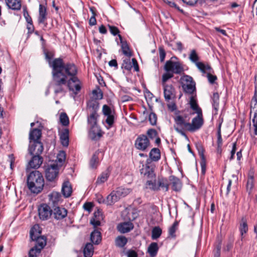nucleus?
Segmentation results:
<instances>
[{
	"label": "nucleus",
	"instance_id": "c85d7f7f",
	"mask_svg": "<svg viewBox=\"0 0 257 257\" xmlns=\"http://www.w3.org/2000/svg\"><path fill=\"white\" fill-rule=\"evenodd\" d=\"M62 192L65 197H69L72 193V188L69 181L64 182L62 187Z\"/></svg>",
	"mask_w": 257,
	"mask_h": 257
},
{
	"label": "nucleus",
	"instance_id": "1a4fd4ad",
	"mask_svg": "<svg viewBox=\"0 0 257 257\" xmlns=\"http://www.w3.org/2000/svg\"><path fill=\"white\" fill-rule=\"evenodd\" d=\"M150 141L146 135H140L136 140L135 146L137 149L144 151L149 147Z\"/></svg>",
	"mask_w": 257,
	"mask_h": 257
},
{
	"label": "nucleus",
	"instance_id": "5fc2aeb1",
	"mask_svg": "<svg viewBox=\"0 0 257 257\" xmlns=\"http://www.w3.org/2000/svg\"><path fill=\"white\" fill-rule=\"evenodd\" d=\"M106 118L105 119V122L107 123V124L108 125L107 128H109L110 127H111L112 126V125L114 123V114L106 116Z\"/></svg>",
	"mask_w": 257,
	"mask_h": 257
},
{
	"label": "nucleus",
	"instance_id": "c756f323",
	"mask_svg": "<svg viewBox=\"0 0 257 257\" xmlns=\"http://www.w3.org/2000/svg\"><path fill=\"white\" fill-rule=\"evenodd\" d=\"M34 240L36 241V244L34 247L37 249V252H40L46 244V238L43 236H37Z\"/></svg>",
	"mask_w": 257,
	"mask_h": 257
},
{
	"label": "nucleus",
	"instance_id": "37998d69",
	"mask_svg": "<svg viewBox=\"0 0 257 257\" xmlns=\"http://www.w3.org/2000/svg\"><path fill=\"white\" fill-rule=\"evenodd\" d=\"M127 238L123 236H118L115 239V244L117 246L119 247H123L127 243Z\"/></svg>",
	"mask_w": 257,
	"mask_h": 257
},
{
	"label": "nucleus",
	"instance_id": "0e129e2a",
	"mask_svg": "<svg viewBox=\"0 0 257 257\" xmlns=\"http://www.w3.org/2000/svg\"><path fill=\"white\" fill-rule=\"evenodd\" d=\"M253 187V178L252 176H250L247 182L246 187L247 189L251 190Z\"/></svg>",
	"mask_w": 257,
	"mask_h": 257
},
{
	"label": "nucleus",
	"instance_id": "79ce46f5",
	"mask_svg": "<svg viewBox=\"0 0 257 257\" xmlns=\"http://www.w3.org/2000/svg\"><path fill=\"white\" fill-rule=\"evenodd\" d=\"M39 226L38 225H34L30 230V236L33 240L36 239L37 236H39L40 231L39 230Z\"/></svg>",
	"mask_w": 257,
	"mask_h": 257
},
{
	"label": "nucleus",
	"instance_id": "69168bd1",
	"mask_svg": "<svg viewBox=\"0 0 257 257\" xmlns=\"http://www.w3.org/2000/svg\"><path fill=\"white\" fill-rule=\"evenodd\" d=\"M108 28L110 31V32L113 35H116L119 33V30L118 28L115 26L108 25Z\"/></svg>",
	"mask_w": 257,
	"mask_h": 257
},
{
	"label": "nucleus",
	"instance_id": "f3484780",
	"mask_svg": "<svg viewBox=\"0 0 257 257\" xmlns=\"http://www.w3.org/2000/svg\"><path fill=\"white\" fill-rule=\"evenodd\" d=\"M118 36L121 44V49L122 53L127 57L131 58L133 54L127 43L126 41L122 40V38L120 35L118 34Z\"/></svg>",
	"mask_w": 257,
	"mask_h": 257
},
{
	"label": "nucleus",
	"instance_id": "dca6fc26",
	"mask_svg": "<svg viewBox=\"0 0 257 257\" xmlns=\"http://www.w3.org/2000/svg\"><path fill=\"white\" fill-rule=\"evenodd\" d=\"M90 128L89 136L91 140H97L101 137L102 133L98 126H90Z\"/></svg>",
	"mask_w": 257,
	"mask_h": 257
},
{
	"label": "nucleus",
	"instance_id": "2f4dec72",
	"mask_svg": "<svg viewBox=\"0 0 257 257\" xmlns=\"http://www.w3.org/2000/svg\"><path fill=\"white\" fill-rule=\"evenodd\" d=\"M90 240L93 243L98 244L101 240L100 232L94 230L90 234Z\"/></svg>",
	"mask_w": 257,
	"mask_h": 257
},
{
	"label": "nucleus",
	"instance_id": "a18cd8bd",
	"mask_svg": "<svg viewBox=\"0 0 257 257\" xmlns=\"http://www.w3.org/2000/svg\"><path fill=\"white\" fill-rule=\"evenodd\" d=\"M219 94L218 93H214L212 97V105L214 109L217 111L219 106Z\"/></svg>",
	"mask_w": 257,
	"mask_h": 257
},
{
	"label": "nucleus",
	"instance_id": "b1692460",
	"mask_svg": "<svg viewBox=\"0 0 257 257\" xmlns=\"http://www.w3.org/2000/svg\"><path fill=\"white\" fill-rule=\"evenodd\" d=\"M102 214L99 210H97L94 213L93 217L90 220V223L94 226L96 227L100 225V220L102 219Z\"/></svg>",
	"mask_w": 257,
	"mask_h": 257
},
{
	"label": "nucleus",
	"instance_id": "c03bdc74",
	"mask_svg": "<svg viewBox=\"0 0 257 257\" xmlns=\"http://www.w3.org/2000/svg\"><path fill=\"white\" fill-rule=\"evenodd\" d=\"M162 232L161 228L159 226L154 227L152 231V238L157 239L161 235Z\"/></svg>",
	"mask_w": 257,
	"mask_h": 257
},
{
	"label": "nucleus",
	"instance_id": "f03ea898",
	"mask_svg": "<svg viewBox=\"0 0 257 257\" xmlns=\"http://www.w3.org/2000/svg\"><path fill=\"white\" fill-rule=\"evenodd\" d=\"M49 66L52 68V76L77 75L78 70L76 66L71 63L64 64L62 59L55 58L49 62Z\"/></svg>",
	"mask_w": 257,
	"mask_h": 257
},
{
	"label": "nucleus",
	"instance_id": "09e8293b",
	"mask_svg": "<svg viewBox=\"0 0 257 257\" xmlns=\"http://www.w3.org/2000/svg\"><path fill=\"white\" fill-rule=\"evenodd\" d=\"M178 226V222L175 221L173 225L169 229V234L172 237L176 236L175 232L177 230Z\"/></svg>",
	"mask_w": 257,
	"mask_h": 257
},
{
	"label": "nucleus",
	"instance_id": "7c9ffc66",
	"mask_svg": "<svg viewBox=\"0 0 257 257\" xmlns=\"http://www.w3.org/2000/svg\"><path fill=\"white\" fill-rule=\"evenodd\" d=\"M41 136V131L39 129L35 128L30 131L29 134V139L30 140V143H32V141L34 142L38 141V140Z\"/></svg>",
	"mask_w": 257,
	"mask_h": 257
},
{
	"label": "nucleus",
	"instance_id": "e433bc0d",
	"mask_svg": "<svg viewBox=\"0 0 257 257\" xmlns=\"http://www.w3.org/2000/svg\"><path fill=\"white\" fill-rule=\"evenodd\" d=\"M189 103L190 105L191 108L193 109L195 112V113L200 114H201V113H202L201 108L199 107L198 105L196 102V100L194 98L193 96L191 97Z\"/></svg>",
	"mask_w": 257,
	"mask_h": 257
},
{
	"label": "nucleus",
	"instance_id": "6ab92c4d",
	"mask_svg": "<svg viewBox=\"0 0 257 257\" xmlns=\"http://www.w3.org/2000/svg\"><path fill=\"white\" fill-rule=\"evenodd\" d=\"M67 215V211L64 208L57 207L54 209L53 215L55 219L60 220L65 218Z\"/></svg>",
	"mask_w": 257,
	"mask_h": 257
},
{
	"label": "nucleus",
	"instance_id": "412c9836",
	"mask_svg": "<svg viewBox=\"0 0 257 257\" xmlns=\"http://www.w3.org/2000/svg\"><path fill=\"white\" fill-rule=\"evenodd\" d=\"M47 19V12L46 8L45 6H43L42 4L39 5V17H38V22L40 24H44L45 26H46V24H45V21Z\"/></svg>",
	"mask_w": 257,
	"mask_h": 257
},
{
	"label": "nucleus",
	"instance_id": "a211bd4d",
	"mask_svg": "<svg viewBox=\"0 0 257 257\" xmlns=\"http://www.w3.org/2000/svg\"><path fill=\"white\" fill-rule=\"evenodd\" d=\"M48 196L50 203H52L54 206L62 202V196L59 192L53 191Z\"/></svg>",
	"mask_w": 257,
	"mask_h": 257
},
{
	"label": "nucleus",
	"instance_id": "7ed1b4c3",
	"mask_svg": "<svg viewBox=\"0 0 257 257\" xmlns=\"http://www.w3.org/2000/svg\"><path fill=\"white\" fill-rule=\"evenodd\" d=\"M28 187L34 193L40 192L44 185V180L42 174L38 171H32L27 178Z\"/></svg>",
	"mask_w": 257,
	"mask_h": 257
},
{
	"label": "nucleus",
	"instance_id": "4468645a",
	"mask_svg": "<svg viewBox=\"0 0 257 257\" xmlns=\"http://www.w3.org/2000/svg\"><path fill=\"white\" fill-rule=\"evenodd\" d=\"M43 161V158L39 155H34L29 162L27 169L29 168L37 169L40 167Z\"/></svg>",
	"mask_w": 257,
	"mask_h": 257
},
{
	"label": "nucleus",
	"instance_id": "c9c22d12",
	"mask_svg": "<svg viewBox=\"0 0 257 257\" xmlns=\"http://www.w3.org/2000/svg\"><path fill=\"white\" fill-rule=\"evenodd\" d=\"M94 248L93 244L91 243H87L85 245L83 253L85 257H91L93 254Z\"/></svg>",
	"mask_w": 257,
	"mask_h": 257
},
{
	"label": "nucleus",
	"instance_id": "052dcab7",
	"mask_svg": "<svg viewBox=\"0 0 257 257\" xmlns=\"http://www.w3.org/2000/svg\"><path fill=\"white\" fill-rule=\"evenodd\" d=\"M211 68L210 70H206V72L208 71L207 74L208 80L210 83L213 84L217 79V77L211 74Z\"/></svg>",
	"mask_w": 257,
	"mask_h": 257
},
{
	"label": "nucleus",
	"instance_id": "a878e982",
	"mask_svg": "<svg viewBox=\"0 0 257 257\" xmlns=\"http://www.w3.org/2000/svg\"><path fill=\"white\" fill-rule=\"evenodd\" d=\"M99 116L97 112L89 113L87 117V122L90 126H98L97 119Z\"/></svg>",
	"mask_w": 257,
	"mask_h": 257
},
{
	"label": "nucleus",
	"instance_id": "393cba45",
	"mask_svg": "<svg viewBox=\"0 0 257 257\" xmlns=\"http://www.w3.org/2000/svg\"><path fill=\"white\" fill-rule=\"evenodd\" d=\"M250 114L257 117V85L255 86L254 95L252 98L250 104Z\"/></svg>",
	"mask_w": 257,
	"mask_h": 257
},
{
	"label": "nucleus",
	"instance_id": "f8f14e48",
	"mask_svg": "<svg viewBox=\"0 0 257 257\" xmlns=\"http://www.w3.org/2000/svg\"><path fill=\"white\" fill-rule=\"evenodd\" d=\"M43 146L39 141H35L31 143L29 147V152L32 155H39L42 154L43 151Z\"/></svg>",
	"mask_w": 257,
	"mask_h": 257
},
{
	"label": "nucleus",
	"instance_id": "ddd939ff",
	"mask_svg": "<svg viewBox=\"0 0 257 257\" xmlns=\"http://www.w3.org/2000/svg\"><path fill=\"white\" fill-rule=\"evenodd\" d=\"M163 90L164 95L166 101L169 102L175 97V91L174 88L172 85L164 84Z\"/></svg>",
	"mask_w": 257,
	"mask_h": 257
},
{
	"label": "nucleus",
	"instance_id": "864d4df0",
	"mask_svg": "<svg viewBox=\"0 0 257 257\" xmlns=\"http://www.w3.org/2000/svg\"><path fill=\"white\" fill-rule=\"evenodd\" d=\"M60 120L63 125H67L69 124V118L65 113H62L60 116Z\"/></svg>",
	"mask_w": 257,
	"mask_h": 257
},
{
	"label": "nucleus",
	"instance_id": "de8ad7c7",
	"mask_svg": "<svg viewBox=\"0 0 257 257\" xmlns=\"http://www.w3.org/2000/svg\"><path fill=\"white\" fill-rule=\"evenodd\" d=\"M99 164L98 157L96 153H95L90 161V166L92 169H95Z\"/></svg>",
	"mask_w": 257,
	"mask_h": 257
},
{
	"label": "nucleus",
	"instance_id": "4d7b16f0",
	"mask_svg": "<svg viewBox=\"0 0 257 257\" xmlns=\"http://www.w3.org/2000/svg\"><path fill=\"white\" fill-rule=\"evenodd\" d=\"M173 74L172 73H170L169 72H166V73H164L162 76V85L164 84L167 85L166 84L167 81L172 78L173 77Z\"/></svg>",
	"mask_w": 257,
	"mask_h": 257
},
{
	"label": "nucleus",
	"instance_id": "f704fd0d",
	"mask_svg": "<svg viewBox=\"0 0 257 257\" xmlns=\"http://www.w3.org/2000/svg\"><path fill=\"white\" fill-rule=\"evenodd\" d=\"M99 109V104L96 101H90L87 104V111L89 113L97 112Z\"/></svg>",
	"mask_w": 257,
	"mask_h": 257
},
{
	"label": "nucleus",
	"instance_id": "4c0bfd02",
	"mask_svg": "<svg viewBox=\"0 0 257 257\" xmlns=\"http://www.w3.org/2000/svg\"><path fill=\"white\" fill-rule=\"evenodd\" d=\"M239 231L240 232V234L242 236L244 233H246L248 231L247 220L245 217H243L241 218V222L239 225Z\"/></svg>",
	"mask_w": 257,
	"mask_h": 257
},
{
	"label": "nucleus",
	"instance_id": "39448f33",
	"mask_svg": "<svg viewBox=\"0 0 257 257\" xmlns=\"http://www.w3.org/2000/svg\"><path fill=\"white\" fill-rule=\"evenodd\" d=\"M164 70L166 72L172 73L173 74H181L183 72V68L180 62L177 61H173L172 58L167 61L164 66Z\"/></svg>",
	"mask_w": 257,
	"mask_h": 257
},
{
	"label": "nucleus",
	"instance_id": "6e6d98bb",
	"mask_svg": "<svg viewBox=\"0 0 257 257\" xmlns=\"http://www.w3.org/2000/svg\"><path fill=\"white\" fill-rule=\"evenodd\" d=\"M66 159V154L64 151H60L57 156V161L60 164L63 163Z\"/></svg>",
	"mask_w": 257,
	"mask_h": 257
},
{
	"label": "nucleus",
	"instance_id": "9b49d317",
	"mask_svg": "<svg viewBox=\"0 0 257 257\" xmlns=\"http://www.w3.org/2000/svg\"><path fill=\"white\" fill-rule=\"evenodd\" d=\"M38 213L40 219L46 220L51 216L52 210L47 204H42L38 208Z\"/></svg>",
	"mask_w": 257,
	"mask_h": 257
},
{
	"label": "nucleus",
	"instance_id": "423d86ee",
	"mask_svg": "<svg viewBox=\"0 0 257 257\" xmlns=\"http://www.w3.org/2000/svg\"><path fill=\"white\" fill-rule=\"evenodd\" d=\"M190 60L194 63L198 69L203 74L206 73V70H210L211 67L208 65H205L201 62H199V57L195 50H191L189 55Z\"/></svg>",
	"mask_w": 257,
	"mask_h": 257
},
{
	"label": "nucleus",
	"instance_id": "680f3d73",
	"mask_svg": "<svg viewBox=\"0 0 257 257\" xmlns=\"http://www.w3.org/2000/svg\"><path fill=\"white\" fill-rule=\"evenodd\" d=\"M147 135L151 139H153L157 137L158 133L155 130L151 128L147 131Z\"/></svg>",
	"mask_w": 257,
	"mask_h": 257
},
{
	"label": "nucleus",
	"instance_id": "bb28decb",
	"mask_svg": "<svg viewBox=\"0 0 257 257\" xmlns=\"http://www.w3.org/2000/svg\"><path fill=\"white\" fill-rule=\"evenodd\" d=\"M7 6L13 10H19L21 8L20 0H5Z\"/></svg>",
	"mask_w": 257,
	"mask_h": 257
},
{
	"label": "nucleus",
	"instance_id": "aec40b11",
	"mask_svg": "<svg viewBox=\"0 0 257 257\" xmlns=\"http://www.w3.org/2000/svg\"><path fill=\"white\" fill-rule=\"evenodd\" d=\"M170 185L172 188L175 191H179L182 188V183L181 181L177 177L174 176H171L169 177Z\"/></svg>",
	"mask_w": 257,
	"mask_h": 257
},
{
	"label": "nucleus",
	"instance_id": "5701e85b",
	"mask_svg": "<svg viewBox=\"0 0 257 257\" xmlns=\"http://www.w3.org/2000/svg\"><path fill=\"white\" fill-rule=\"evenodd\" d=\"M120 197L117 194L116 191L114 190L107 196L105 200V203L107 205H111L120 199Z\"/></svg>",
	"mask_w": 257,
	"mask_h": 257
},
{
	"label": "nucleus",
	"instance_id": "bf43d9fd",
	"mask_svg": "<svg viewBox=\"0 0 257 257\" xmlns=\"http://www.w3.org/2000/svg\"><path fill=\"white\" fill-rule=\"evenodd\" d=\"M149 120L151 125H155L157 123V117L154 112H151L149 117Z\"/></svg>",
	"mask_w": 257,
	"mask_h": 257
},
{
	"label": "nucleus",
	"instance_id": "0eeeda50",
	"mask_svg": "<svg viewBox=\"0 0 257 257\" xmlns=\"http://www.w3.org/2000/svg\"><path fill=\"white\" fill-rule=\"evenodd\" d=\"M182 87L186 93L191 94L195 89V83L192 78L189 76L185 75L181 78Z\"/></svg>",
	"mask_w": 257,
	"mask_h": 257
},
{
	"label": "nucleus",
	"instance_id": "20e7f679",
	"mask_svg": "<svg viewBox=\"0 0 257 257\" xmlns=\"http://www.w3.org/2000/svg\"><path fill=\"white\" fill-rule=\"evenodd\" d=\"M175 130L183 136L186 137L185 131H188L189 122L186 121L184 117L180 115L174 117Z\"/></svg>",
	"mask_w": 257,
	"mask_h": 257
},
{
	"label": "nucleus",
	"instance_id": "2eb2a0df",
	"mask_svg": "<svg viewBox=\"0 0 257 257\" xmlns=\"http://www.w3.org/2000/svg\"><path fill=\"white\" fill-rule=\"evenodd\" d=\"M140 173L147 180L156 177L153 169L148 165L143 166V168L140 170Z\"/></svg>",
	"mask_w": 257,
	"mask_h": 257
},
{
	"label": "nucleus",
	"instance_id": "473e14b6",
	"mask_svg": "<svg viewBox=\"0 0 257 257\" xmlns=\"http://www.w3.org/2000/svg\"><path fill=\"white\" fill-rule=\"evenodd\" d=\"M109 175L110 173L109 171L108 170H105L98 177L96 181V184L97 185H100L104 183L107 180Z\"/></svg>",
	"mask_w": 257,
	"mask_h": 257
},
{
	"label": "nucleus",
	"instance_id": "13d9d810",
	"mask_svg": "<svg viewBox=\"0 0 257 257\" xmlns=\"http://www.w3.org/2000/svg\"><path fill=\"white\" fill-rule=\"evenodd\" d=\"M158 190L160 187L165 189V191H167L169 189V185L165 182L163 179H159L158 180Z\"/></svg>",
	"mask_w": 257,
	"mask_h": 257
},
{
	"label": "nucleus",
	"instance_id": "9d476101",
	"mask_svg": "<svg viewBox=\"0 0 257 257\" xmlns=\"http://www.w3.org/2000/svg\"><path fill=\"white\" fill-rule=\"evenodd\" d=\"M203 122L202 113L197 114V115L192 119L191 122H189L188 132H195L198 131L202 127Z\"/></svg>",
	"mask_w": 257,
	"mask_h": 257
},
{
	"label": "nucleus",
	"instance_id": "4be33fe9",
	"mask_svg": "<svg viewBox=\"0 0 257 257\" xmlns=\"http://www.w3.org/2000/svg\"><path fill=\"white\" fill-rule=\"evenodd\" d=\"M133 228L134 225L130 221L123 222L117 226L118 231L123 233L129 232Z\"/></svg>",
	"mask_w": 257,
	"mask_h": 257
},
{
	"label": "nucleus",
	"instance_id": "49530a36",
	"mask_svg": "<svg viewBox=\"0 0 257 257\" xmlns=\"http://www.w3.org/2000/svg\"><path fill=\"white\" fill-rule=\"evenodd\" d=\"M120 198L124 197L131 192V190L128 188L119 187L115 190Z\"/></svg>",
	"mask_w": 257,
	"mask_h": 257
},
{
	"label": "nucleus",
	"instance_id": "6e6552de",
	"mask_svg": "<svg viewBox=\"0 0 257 257\" xmlns=\"http://www.w3.org/2000/svg\"><path fill=\"white\" fill-rule=\"evenodd\" d=\"M59 167L57 163L48 165L45 170L46 178L48 181H53L57 177Z\"/></svg>",
	"mask_w": 257,
	"mask_h": 257
},
{
	"label": "nucleus",
	"instance_id": "58836bf2",
	"mask_svg": "<svg viewBox=\"0 0 257 257\" xmlns=\"http://www.w3.org/2000/svg\"><path fill=\"white\" fill-rule=\"evenodd\" d=\"M199 154L201 157L200 166L201 167V172L202 174H204L206 171V161L205 156L203 154V149L201 147L200 149L198 150Z\"/></svg>",
	"mask_w": 257,
	"mask_h": 257
},
{
	"label": "nucleus",
	"instance_id": "338daca9",
	"mask_svg": "<svg viewBox=\"0 0 257 257\" xmlns=\"http://www.w3.org/2000/svg\"><path fill=\"white\" fill-rule=\"evenodd\" d=\"M127 257H138V254L136 251L133 250H128L126 252Z\"/></svg>",
	"mask_w": 257,
	"mask_h": 257
},
{
	"label": "nucleus",
	"instance_id": "3c124183",
	"mask_svg": "<svg viewBox=\"0 0 257 257\" xmlns=\"http://www.w3.org/2000/svg\"><path fill=\"white\" fill-rule=\"evenodd\" d=\"M102 111L103 115L105 116L114 114V111H112L111 109L106 104L103 106Z\"/></svg>",
	"mask_w": 257,
	"mask_h": 257
},
{
	"label": "nucleus",
	"instance_id": "774afa93",
	"mask_svg": "<svg viewBox=\"0 0 257 257\" xmlns=\"http://www.w3.org/2000/svg\"><path fill=\"white\" fill-rule=\"evenodd\" d=\"M252 123L253 126L254 128L253 133L254 134L257 135V117H254L253 115V117L252 118Z\"/></svg>",
	"mask_w": 257,
	"mask_h": 257
},
{
	"label": "nucleus",
	"instance_id": "cd10ccee",
	"mask_svg": "<svg viewBox=\"0 0 257 257\" xmlns=\"http://www.w3.org/2000/svg\"><path fill=\"white\" fill-rule=\"evenodd\" d=\"M60 139L62 145L64 147H67L69 145V131L64 129L60 134Z\"/></svg>",
	"mask_w": 257,
	"mask_h": 257
},
{
	"label": "nucleus",
	"instance_id": "e2e57ef3",
	"mask_svg": "<svg viewBox=\"0 0 257 257\" xmlns=\"http://www.w3.org/2000/svg\"><path fill=\"white\" fill-rule=\"evenodd\" d=\"M217 146L218 149L221 148L222 145V140L221 135V130L219 128L217 131Z\"/></svg>",
	"mask_w": 257,
	"mask_h": 257
},
{
	"label": "nucleus",
	"instance_id": "a19ab883",
	"mask_svg": "<svg viewBox=\"0 0 257 257\" xmlns=\"http://www.w3.org/2000/svg\"><path fill=\"white\" fill-rule=\"evenodd\" d=\"M158 250V244L156 242L151 243L148 248V251L151 256H155Z\"/></svg>",
	"mask_w": 257,
	"mask_h": 257
},
{
	"label": "nucleus",
	"instance_id": "8fccbe9b",
	"mask_svg": "<svg viewBox=\"0 0 257 257\" xmlns=\"http://www.w3.org/2000/svg\"><path fill=\"white\" fill-rule=\"evenodd\" d=\"M133 65L131 62L130 58L127 57L123 59L122 64V67L127 70H130L132 68Z\"/></svg>",
	"mask_w": 257,
	"mask_h": 257
},
{
	"label": "nucleus",
	"instance_id": "f257e3e1",
	"mask_svg": "<svg viewBox=\"0 0 257 257\" xmlns=\"http://www.w3.org/2000/svg\"><path fill=\"white\" fill-rule=\"evenodd\" d=\"M52 77V87L55 94L65 93L67 86L69 91L72 92L74 98L81 90L82 84L76 75Z\"/></svg>",
	"mask_w": 257,
	"mask_h": 257
},
{
	"label": "nucleus",
	"instance_id": "ea45409f",
	"mask_svg": "<svg viewBox=\"0 0 257 257\" xmlns=\"http://www.w3.org/2000/svg\"><path fill=\"white\" fill-rule=\"evenodd\" d=\"M150 158L152 161H157L160 159V152L157 148H153L149 154Z\"/></svg>",
	"mask_w": 257,
	"mask_h": 257
},
{
	"label": "nucleus",
	"instance_id": "603ef678",
	"mask_svg": "<svg viewBox=\"0 0 257 257\" xmlns=\"http://www.w3.org/2000/svg\"><path fill=\"white\" fill-rule=\"evenodd\" d=\"M92 94L95 99H101L103 98L102 92L99 88L93 90Z\"/></svg>",
	"mask_w": 257,
	"mask_h": 257
},
{
	"label": "nucleus",
	"instance_id": "72a5a7b5",
	"mask_svg": "<svg viewBox=\"0 0 257 257\" xmlns=\"http://www.w3.org/2000/svg\"><path fill=\"white\" fill-rule=\"evenodd\" d=\"M146 187L154 191L158 190V181H156V177L148 180L146 183Z\"/></svg>",
	"mask_w": 257,
	"mask_h": 257
}]
</instances>
